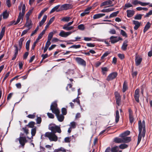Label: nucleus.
<instances>
[{"label":"nucleus","mask_w":152,"mask_h":152,"mask_svg":"<svg viewBox=\"0 0 152 152\" xmlns=\"http://www.w3.org/2000/svg\"><path fill=\"white\" fill-rule=\"evenodd\" d=\"M150 4L148 2H141L140 5L142 6H145Z\"/></svg>","instance_id":"58"},{"label":"nucleus","mask_w":152,"mask_h":152,"mask_svg":"<svg viewBox=\"0 0 152 152\" xmlns=\"http://www.w3.org/2000/svg\"><path fill=\"white\" fill-rule=\"evenodd\" d=\"M118 57L121 59H122L124 58V54H118Z\"/></svg>","instance_id":"64"},{"label":"nucleus","mask_w":152,"mask_h":152,"mask_svg":"<svg viewBox=\"0 0 152 152\" xmlns=\"http://www.w3.org/2000/svg\"><path fill=\"white\" fill-rule=\"evenodd\" d=\"M73 6L72 4H65L62 5L61 8L62 10H67L72 8Z\"/></svg>","instance_id":"11"},{"label":"nucleus","mask_w":152,"mask_h":152,"mask_svg":"<svg viewBox=\"0 0 152 152\" xmlns=\"http://www.w3.org/2000/svg\"><path fill=\"white\" fill-rule=\"evenodd\" d=\"M49 129L51 131L52 133H55L56 132L60 133L61 132L60 126H57L55 124H50L49 126Z\"/></svg>","instance_id":"3"},{"label":"nucleus","mask_w":152,"mask_h":152,"mask_svg":"<svg viewBox=\"0 0 152 152\" xmlns=\"http://www.w3.org/2000/svg\"><path fill=\"white\" fill-rule=\"evenodd\" d=\"M50 109L52 112L56 115L59 121L62 122L64 120V116L62 115H59L60 111L57 107L56 102L55 101L52 103Z\"/></svg>","instance_id":"1"},{"label":"nucleus","mask_w":152,"mask_h":152,"mask_svg":"<svg viewBox=\"0 0 152 152\" xmlns=\"http://www.w3.org/2000/svg\"><path fill=\"white\" fill-rule=\"evenodd\" d=\"M45 30H44L42 31V32L39 34L37 38L38 40H39L42 38L43 35L45 34Z\"/></svg>","instance_id":"37"},{"label":"nucleus","mask_w":152,"mask_h":152,"mask_svg":"<svg viewBox=\"0 0 152 152\" xmlns=\"http://www.w3.org/2000/svg\"><path fill=\"white\" fill-rule=\"evenodd\" d=\"M47 18V16L46 15H45L39 23V26H41L45 22Z\"/></svg>","instance_id":"24"},{"label":"nucleus","mask_w":152,"mask_h":152,"mask_svg":"<svg viewBox=\"0 0 152 152\" xmlns=\"http://www.w3.org/2000/svg\"><path fill=\"white\" fill-rule=\"evenodd\" d=\"M23 135V133H21L20 134V136L19 138L17 139V140H19V143L23 148L24 147L25 143L27 142L26 138L25 137H23L22 136Z\"/></svg>","instance_id":"7"},{"label":"nucleus","mask_w":152,"mask_h":152,"mask_svg":"<svg viewBox=\"0 0 152 152\" xmlns=\"http://www.w3.org/2000/svg\"><path fill=\"white\" fill-rule=\"evenodd\" d=\"M24 39L23 38H22L20 39L19 41V45L20 48H21L22 46L23 45V41H24Z\"/></svg>","instance_id":"43"},{"label":"nucleus","mask_w":152,"mask_h":152,"mask_svg":"<svg viewBox=\"0 0 152 152\" xmlns=\"http://www.w3.org/2000/svg\"><path fill=\"white\" fill-rule=\"evenodd\" d=\"M131 140L130 137L124 138L121 137H116L114 139V141L117 143H127L129 142Z\"/></svg>","instance_id":"5"},{"label":"nucleus","mask_w":152,"mask_h":152,"mask_svg":"<svg viewBox=\"0 0 152 152\" xmlns=\"http://www.w3.org/2000/svg\"><path fill=\"white\" fill-rule=\"evenodd\" d=\"M50 40L48 39V40L46 43L45 46L48 48L49 46L51 44V42H50Z\"/></svg>","instance_id":"62"},{"label":"nucleus","mask_w":152,"mask_h":152,"mask_svg":"<svg viewBox=\"0 0 152 152\" xmlns=\"http://www.w3.org/2000/svg\"><path fill=\"white\" fill-rule=\"evenodd\" d=\"M127 85L125 83V82H124L123 87V91L124 92L127 90Z\"/></svg>","instance_id":"50"},{"label":"nucleus","mask_w":152,"mask_h":152,"mask_svg":"<svg viewBox=\"0 0 152 152\" xmlns=\"http://www.w3.org/2000/svg\"><path fill=\"white\" fill-rule=\"evenodd\" d=\"M110 151L112 152H122V151L119 150V148L118 146H115L110 148Z\"/></svg>","instance_id":"21"},{"label":"nucleus","mask_w":152,"mask_h":152,"mask_svg":"<svg viewBox=\"0 0 152 152\" xmlns=\"http://www.w3.org/2000/svg\"><path fill=\"white\" fill-rule=\"evenodd\" d=\"M45 136L48 137L50 141L56 142L58 140L57 136L55 133L52 132H47L45 134Z\"/></svg>","instance_id":"4"},{"label":"nucleus","mask_w":152,"mask_h":152,"mask_svg":"<svg viewBox=\"0 0 152 152\" xmlns=\"http://www.w3.org/2000/svg\"><path fill=\"white\" fill-rule=\"evenodd\" d=\"M71 19V18L69 17H66L63 18L61 20L62 21L65 22H68Z\"/></svg>","instance_id":"34"},{"label":"nucleus","mask_w":152,"mask_h":152,"mask_svg":"<svg viewBox=\"0 0 152 152\" xmlns=\"http://www.w3.org/2000/svg\"><path fill=\"white\" fill-rule=\"evenodd\" d=\"M35 123L34 122H31L28 124L27 126L31 128H34Z\"/></svg>","instance_id":"42"},{"label":"nucleus","mask_w":152,"mask_h":152,"mask_svg":"<svg viewBox=\"0 0 152 152\" xmlns=\"http://www.w3.org/2000/svg\"><path fill=\"white\" fill-rule=\"evenodd\" d=\"M53 33H52L51 32H50L48 34V39L51 40L53 37Z\"/></svg>","instance_id":"49"},{"label":"nucleus","mask_w":152,"mask_h":152,"mask_svg":"<svg viewBox=\"0 0 152 152\" xmlns=\"http://www.w3.org/2000/svg\"><path fill=\"white\" fill-rule=\"evenodd\" d=\"M75 60L78 64L83 66H86V62L83 59L79 57H77Z\"/></svg>","instance_id":"10"},{"label":"nucleus","mask_w":152,"mask_h":152,"mask_svg":"<svg viewBox=\"0 0 152 152\" xmlns=\"http://www.w3.org/2000/svg\"><path fill=\"white\" fill-rule=\"evenodd\" d=\"M77 28L81 30H83L85 28L83 24H81L77 26Z\"/></svg>","instance_id":"44"},{"label":"nucleus","mask_w":152,"mask_h":152,"mask_svg":"<svg viewBox=\"0 0 152 152\" xmlns=\"http://www.w3.org/2000/svg\"><path fill=\"white\" fill-rule=\"evenodd\" d=\"M128 147V145L126 144H121L119 145V148L121 149H124Z\"/></svg>","instance_id":"39"},{"label":"nucleus","mask_w":152,"mask_h":152,"mask_svg":"<svg viewBox=\"0 0 152 152\" xmlns=\"http://www.w3.org/2000/svg\"><path fill=\"white\" fill-rule=\"evenodd\" d=\"M110 53V52L109 51L106 52L101 57V59H103L104 57L107 56Z\"/></svg>","instance_id":"45"},{"label":"nucleus","mask_w":152,"mask_h":152,"mask_svg":"<svg viewBox=\"0 0 152 152\" xmlns=\"http://www.w3.org/2000/svg\"><path fill=\"white\" fill-rule=\"evenodd\" d=\"M142 15L140 14H138L135 15L134 17L135 20H140L141 19Z\"/></svg>","instance_id":"36"},{"label":"nucleus","mask_w":152,"mask_h":152,"mask_svg":"<svg viewBox=\"0 0 152 152\" xmlns=\"http://www.w3.org/2000/svg\"><path fill=\"white\" fill-rule=\"evenodd\" d=\"M119 11H117L113 12L109 16V18H111L117 16L118 14L119 13Z\"/></svg>","instance_id":"30"},{"label":"nucleus","mask_w":152,"mask_h":152,"mask_svg":"<svg viewBox=\"0 0 152 152\" xmlns=\"http://www.w3.org/2000/svg\"><path fill=\"white\" fill-rule=\"evenodd\" d=\"M69 126L72 129H75L76 127V123L75 122H72L70 123Z\"/></svg>","instance_id":"41"},{"label":"nucleus","mask_w":152,"mask_h":152,"mask_svg":"<svg viewBox=\"0 0 152 152\" xmlns=\"http://www.w3.org/2000/svg\"><path fill=\"white\" fill-rule=\"evenodd\" d=\"M130 132L129 131H127L124 133L121 134L119 136V137L124 138L129 137H126L127 136L129 135L130 134Z\"/></svg>","instance_id":"17"},{"label":"nucleus","mask_w":152,"mask_h":152,"mask_svg":"<svg viewBox=\"0 0 152 152\" xmlns=\"http://www.w3.org/2000/svg\"><path fill=\"white\" fill-rule=\"evenodd\" d=\"M114 10V8H109L105 9L106 12H109L111 11H112Z\"/></svg>","instance_id":"59"},{"label":"nucleus","mask_w":152,"mask_h":152,"mask_svg":"<svg viewBox=\"0 0 152 152\" xmlns=\"http://www.w3.org/2000/svg\"><path fill=\"white\" fill-rule=\"evenodd\" d=\"M26 10V6L25 4H23L22 7L21 12H20L19 15L18 16V18L17 20L15 23L14 24L15 25H16L19 23L21 20H23L24 15L25 14Z\"/></svg>","instance_id":"6"},{"label":"nucleus","mask_w":152,"mask_h":152,"mask_svg":"<svg viewBox=\"0 0 152 152\" xmlns=\"http://www.w3.org/2000/svg\"><path fill=\"white\" fill-rule=\"evenodd\" d=\"M74 28L73 26H69L64 25L63 27V28L66 31H68L71 30Z\"/></svg>","instance_id":"22"},{"label":"nucleus","mask_w":152,"mask_h":152,"mask_svg":"<svg viewBox=\"0 0 152 152\" xmlns=\"http://www.w3.org/2000/svg\"><path fill=\"white\" fill-rule=\"evenodd\" d=\"M138 128L139 132L142 133V137H144L145 134V121H143L142 122L141 121H139Z\"/></svg>","instance_id":"2"},{"label":"nucleus","mask_w":152,"mask_h":152,"mask_svg":"<svg viewBox=\"0 0 152 152\" xmlns=\"http://www.w3.org/2000/svg\"><path fill=\"white\" fill-rule=\"evenodd\" d=\"M110 39L112 43H114L118 42L119 40H122V38L121 37L112 36L110 38Z\"/></svg>","instance_id":"9"},{"label":"nucleus","mask_w":152,"mask_h":152,"mask_svg":"<svg viewBox=\"0 0 152 152\" xmlns=\"http://www.w3.org/2000/svg\"><path fill=\"white\" fill-rule=\"evenodd\" d=\"M5 27H4L1 29V31L0 34V40L1 39L4 35L5 31Z\"/></svg>","instance_id":"27"},{"label":"nucleus","mask_w":152,"mask_h":152,"mask_svg":"<svg viewBox=\"0 0 152 152\" xmlns=\"http://www.w3.org/2000/svg\"><path fill=\"white\" fill-rule=\"evenodd\" d=\"M21 130L23 131L26 135H27L29 133L28 130L26 127H23Z\"/></svg>","instance_id":"35"},{"label":"nucleus","mask_w":152,"mask_h":152,"mask_svg":"<svg viewBox=\"0 0 152 152\" xmlns=\"http://www.w3.org/2000/svg\"><path fill=\"white\" fill-rule=\"evenodd\" d=\"M74 72L73 70L72 69H69L68 71L66 72V75L67 76V78H69V76H72L74 74Z\"/></svg>","instance_id":"20"},{"label":"nucleus","mask_w":152,"mask_h":152,"mask_svg":"<svg viewBox=\"0 0 152 152\" xmlns=\"http://www.w3.org/2000/svg\"><path fill=\"white\" fill-rule=\"evenodd\" d=\"M32 23L30 21H26L25 26L26 27H27L29 28H31Z\"/></svg>","instance_id":"40"},{"label":"nucleus","mask_w":152,"mask_h":152,"mask_svg":"<svg viewBox=\"0 0 152 152\" xmlns=\"http://www.w3.org/2000/svg\"><path fill=\"white\" fill-rule=\"evenodd\" d=\"M1 15L3 16L4 19H7L8 17L9 14L7 10H6L3 12Z\"/></svg>","instance_id":"26"},{"label":"nucleus","mask_w":152,"mask_h":152,"mask_svg":"<svg viewBox=\"0 0 152 152\" xmlns=\"http://www.w3.org/2000/svg\"><path fill=\"white\" fill-rule=\"evenodd\" d=\"M79 97L77 96V98L74 99L73 100V102H77L79 105H80V101L79 99Z\"/></svg>","instance_id":"53"},{"label":"nucleus","mask_w":152,"mask_h":152,"mask_svg":"<svg viewBox=\"0 0 152 152\" xmlns=\"http://www.w3.org/2000/svg\"><path fill=\"white\" fill-rule=\"evenodd\" d=\"M71 137H66L64 139V141L65 142H69L71 141Z\"/></svg>","instance_id":"56"},{"label":"nucleus","mask_w":152,"mask_h":152,"mask_svg":"<svg viewBox=\"0 0 152 152\" xmlns=\"http://www.w3.org/2000/svg\"><path fill=\"white\" fill-rule=\"evenodd\" d=\"M105 15L104 13H99L94 15L93 16V18L94 19H96L100 18Z\"/></svg>","instance_id":"19"},{"label":"nucleus","mask_w":152,"mask_h":152,"mask_svg":"<svg viewBox=\"0 0 152 152\" xmlns=\"http://www.w3.org/2000/svg\"><path fill=\"white\" fill-rule=\"evenodd\" d=\"M121 34L124 37H127V35L126 32L123 30H121Z\"/></svg>","instance_id":"48"},{"label":"nucleus","mask_w":152,"mask_h":152,"mask_svg":"<svg viewBox=\"0 0 152 152\" xmlns=\"http://www.w3.org/2000/svg\"><path fill=\"white\" fill-rule=\"evenodd\" d=\"M128 41L127 40H125L121 47L122 49L123 50H126L128 45Z\"/></svg>","instance_id":"23"},{"label":"nucleus","mask_w":152,"mask_h":152,"mask_svg":"<svg viewBox=\"0 0 152 152\" xmlns=\"http://www.w3.org/2000/svg\"><path fill=\"white\" fill-rule=\"evenodd\" d=\"M113 2L112 1L110 0H108L102 3L100 5V7H102L104 6L111 4Z\"/></svg>","instance_id":"18"},{"label":"nucleus","mask_w":152,"mask_h":152,"mask_svg":"<svg viewBox=\"0 0 152 152\" xmlns=\"http://www.w3.org/2000/svg\"><path fill=\"white\" fill-rule=\"evenodd\" d=\"M142 58L141 56H139L136 55L135 59L136 65L137 66L140 65L142 61Z\"/></svg>","instance_id":"13"},{"label":"nucleus","mask_w":152,"mask_h":152,"mask_svg":"<svg viewBox=\"0 0 152 152\" xmlns=\"http://www.w3.org/2000/svg\"><path fill=\"white\" fill-rule=\"evenodd\" d=\"M30 42V40H28L27 41V42L26 43V49L27 50H29V46Z\"/></svg>","instance_id":"46"},{"label":"nucleus","mask_w":152,"mask_h":152,"mask_svg":"<svg viewBox=\"0 0 152 152\" xmlns=\"http://www.w3.org/2000/svg\"><path fill=\"white\" fill-rule=\"evenodd\" d=\"M151 15H152V10L148 12L147 13L144 17L145 18L148 17Z\"/></svg>","instance_id":"54"},{"label":"nucleus","mask_w":152,"mask_h":152,"mask_svg":"<svg viewBox=\"0 0 152 152\" xmlns=\"http://www.w3.org/2000/svg\"><path fill=\"white\" fill-rule=\"evenodd\" d=\"M81 47V45H74L71 46L69 48H74L75 49H77L80 48Z\"/></svg>","instance_id":"47"},{"label":"nucleus","mask_w":152,"mask_h":152,"mask_svg":"<svg viewBox=\"0 0 152 152\" xmlns=\"http://www.w3.org/2000/svg\"><path fill=\"white\" fill-rule=\"evenodd\" d=\"M32 10H29L28 11V12L26 14V21L28 20L29 16H30V15L32 13Z\"/></svg>","instance_id":"32"},{"label":"nucleus","mask_w":152,"mask_h":152,"mask_svg":"<svg viewBox=\"0 0 152 152\" xmlns=\"http://www.w3.org/2000/svg\"><path fill=\"white\" fill-rule=\"evenodd\" d=\"M134 12V11L133 10H127L126 11L127 16L129 18H131L133 16Z\"/></svg>","instance_id":"16"},{"label":"nucleus","mask_w":152,"mask_h":152,"mask_svg":"<svg viewBox=\"0 0 152 152\" xmlns=\"http://www.w3.org/2000/svg\"><path fill=\"white\" fill-rule=\"evenodd\" d=\"M6 3L7 6L8 7H11V4L10 0H7L6 1Z\"/></svg>","instance_id":"63"},{"label":"nucleus","mask_w":152,"mask_h":152,"mask_svg":"<svg viewBox=\"0 0 152 152\" xmlns=\"http://www.w3.org/2000/svg\"><path fill=\"white\" fill-rule=\"evenodd\" d=\"M142 136V133L139 132L137 139V145L140 143L141 140Z\"/></svg>","instance_id":"33"},{"label":"nucleus","mask_w":152,"mask_h":152,"mask_svg":"<svg viewBox=\"0 0 152 152\" xmlns=\"http://www.w3.org/2000/svg\"><path fill=\"white\" fill-rule=\"evenodd\" d=\"M48 8H45L41 11L38 16V19H39L40 18L43 14L48 10Z\"/></svg>","instance_id":"28"},{"label":"nucleus","mask_w":152,"mask_h":152,"mask_svg":"<svg viewBox=\"0 0 152 152\" xmlns=\"http://www.w3.org/2000/svg\"><path fill=\"white\" fill-rule=\"evenodd\" d=\"M62 114L65 115H66L67 113L66 110L65 108H63L62 109Z\"/></svg>","instance_id":"60"},{"label":"nucleus","mask_w":152,"mask_h":152,"mask_svg":"<svg viewBox=\"0 0 152 152\" xmlns=\"http://www.w3.org/2000/svg\"><path fill=\"white\" fill-rule=\"evenodd\" d=\"M31 28H28V29L23 31L21 34V36H23V35L26 34L27 33L29 30Z\"/></svg>","instance_id":"52"},{"label":"nucleus","mask_w":152,"mask_h":152,"mask_svg":"<svg viewBox=\"0 0 152 152\" xmlns=\"http://www.w3.org/2000/svg\"><path fill=\"white\" fill-rule=\"evenodd\" d=\"M133 24H134L135 26L134 27V30H137L140 26L141 24V23L138 21L136 20H133Z\"/></svg>","instance_id":"15"},{"label":"nucleus","mask_w":152,"mask_h":152,"mask_svg":"<svg viewBox=\"0 0 152 152\" xmlns=\"http://www.w3.org/2000/svg\"><path fill=\"white\" fill-rule=\"evenodd\" d=\"M109 33L112 34H116V31L114 29H112L110 30L109 31Z\"/></svg>","instance_id":"57"},{"label":"nucleus","mask_w":152,"mask_h":152,"mask_svg":"<svg viewBox=\"0 0 152 152\" xmlns=\"http://www.w3.org/2000/svg\"><path fill=\"white\" fill-rule=\"evenodd\" d=\"M117 76V73L114 72L110 73L107 77V80L109 81L115 78Z\"/></svg>","instance_id":"12"},{"label":"nucleus","mask_w":152,"mask_h":152,"mask_svg":"<svg viewBox=\"0 0 152 152\" xmlns=\"http://www.w3.org/2000/svg\"><path fill=\"white\" fill-rule=\"evenodd\" d=\"M141 1H138L137 0H134L133 1L132 3L134 5H136L138 4L140 5Z\"/></svg>","instance_id":"51"},{"label":"nucleus","mask_w":152,"mask_h":152,"mask_svg":"<svg viewBox=\"0 0 152 152\" xmlns=\"http://www.w3.org/2000/svg\"><path fill=\"white\" fill-rule=\"evenodd\" d=\"M139 89H137L134 92V98L136 101L138 102H139Z\"/></svg>","instance_id":"14"},{"label":"nucleus","mask_w":152,"mask_h":152,"mask_svg":"<svg viewBox=\"0 0 152 152\" xmlns=\"http://www.w3.org/2000/svg\"><path fill=\"white\" fill-rule=\"evenodd\" d=\"M115 122L116 123H117L118 121H119V111L118 110H117L115 113Z\"/></svg>","instance_id":"29"},{"label":"nucleus","mask_w":152,"mask_h":152,"mask_svg":"<svg viewBox=\"0 0 152 152\" xmlns=\"http://www.w3.org/2000/svg\"><path fill=\"white\" fill-rule=\"evenodd\" d=\"M36 132V127H35L31 129V137L33 138V137L35 136Z\"/></svg>","instance_id":"31"},{"label":"nucleus","mask_w":152,"mask_h":152,"mask_svg":"<svg viewBox=\"0 0 152 152\" xmlns=\"http://www.w3.org/2000/svg\"><path fill=\"white\" fill-rule=\"evenodd\" d=\"M151 24L149 22H148L146 23V25L144 27L143 32L144 33L146 32L147 30L150 27Z\"/></svg>","instance_id":"25"},{"label":"nucleus","mask_w":152,"mask_h":152,"mask_svg":"<svg viewBox=\"0 0 152 152\" xmlns=\"http://www.w3.org/2000/svg\"><path fill=\"white\" fill-rule=\"evenodd\" d=\"M47 115L50 118H54V115L51 113H48Z\"/></svg>","instance_id":"61"},{"label":"nucleus","mask_w":152,"mask_h":152,"mask_svg":"<svg viewBox=\"0 0 152 152\" xmlns=\"http://www.w3.org/2000/svg\"><path fill=\"white\" fill-rule=\"evenodd\" d=\"M129 118L130 123H132L134 121V119L130 111L129 112Z\"/></svg>","instance_id":"38"},{"label":"nucleus","mask_w":152,"mask_h":152,"mask_svg":"<svg viewBox=\"0 0 152 152\" xmlns=\"http://www.w3.org/2000/svg\"><path fill=\"white\" fill-rule=\"evenodd\" d=\"M75 31L65 32L63 30H61L59 34V35L62 37H66Z\"/></svg>","instance_id":"8"},{"label":"nucleus","mask_w":152,"mask_h":152,"mask_svg":"<svg viewBox=\"0 0 152 152\" xmlns=\"http://www.w3.org/2000/svg\"><path fill=\"white\" fill-rule=\"evenodd\" d=\"M132 7V5L130 3L126 4L124 6L125 8H129Z\"/></svg>","instance_id":"55"}]
</instances>
